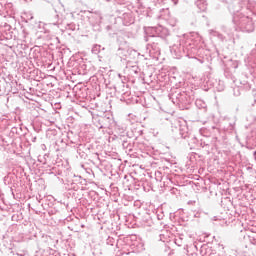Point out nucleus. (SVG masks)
<instances>
[{
    "mask_svg": "<svg viewBox=\"0 0 256 256\" xmlns=\"http://www.w3.org/2000/svg\"><path fill=\"white\" fill-rule=\"evenodd\" d=\"M255 155H256V151H255V153H254Z\"/></svg>",
    "mask_w": 256,
    "mask_h": 256,
    "instance_id": "1",
    "label": "nucleus"
}]
</instances>
